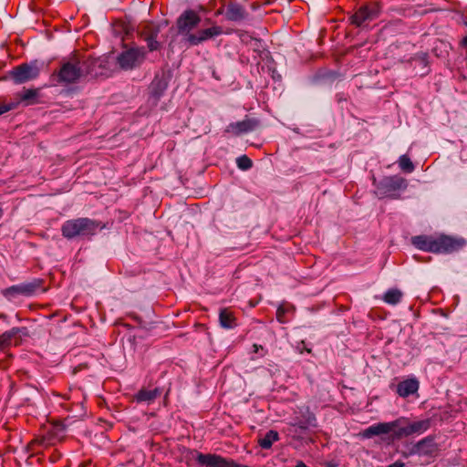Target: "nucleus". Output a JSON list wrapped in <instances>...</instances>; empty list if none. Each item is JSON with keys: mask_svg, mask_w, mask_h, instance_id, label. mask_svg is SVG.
<instances>
[{"mask_svg": "<svg viewBox=\"0 0 467 467\" xmlns=\"http://www.w3.org/2000/svg\"><path fill=\"white\" fill-rule=\"evenodd\" d=\"M410 454L435 458L439 454V446L432 436H428L419 441L410 450Z\"/></svg>", "mask_w": 467, "mask_h": 467, "instance_id": "obj_9", "label": "nucleus"}, {"mask_svg": "<svg viewBox=\"0 0 467 467\" xmlns=\"http://www.w3.org/2000/svg\"><path fill=\"white\" fill-rule=\"evenodd\" d=\"M225 16L231 21H239L244 17V9L236 4H230L225 10Z\"/></svg>", "mask_w": 467, "mask_h": 467, "instance_id": "obj_20", "label": "nucleus"}, {"mask_svg": "<svg viewBox=\"0 0 467 467\" xmlns=\"http://www.w3.org/2000/svg\"><path fill=\"white\" fill-rule=\"evenodd\" d=\"M295 467H308L303 462H298Z\"/></svg>", "mask_w": 467, "mask_h": 467, "instance_id": "obj_33", "label": "nucleus"}, {"mask_svg": "<svg viewBox=\"0 0 467 467\" xmlns=\"http://www.w3.org/2000/svg\"><path fill=\"white\" fill-rule=\"evenodd\" d=\"M40 72L39 67L36 62L29 64H23L15 67L10 76L16 84H22L38 77Z\"/></svg>", "mask_w": 467, "mask_h": 467, "instance_id": "obj_7", "label": "nucleus"}, {"mask_svg": "<svg viewBox=\"0 0 467 467\" xmlns=\"http://www.w3.org/2000/svg\"><path fill=\"white\" fill-rule=\"evenodd\" d=\"M297 349L300 353H303L304 351L307 352V353H311V348H307L306 346V343L305 341H301L298 346H297Z\"/></svg>", "mask_w": 467, "mask_h": 467, "instance_id": "obj_29", "label": "nucleus"}, {"mask_svg": "<svg viewBox=\"0 0 467 467\" xmlns=\"http://www.w3.org/2000/svg\"><path fill=\"white\" fill-rule=\"evenodd\" d=\"M37 89H26L23 93L19 94V100L17 101H26L27 104H32L37 97Z\"/></svg>", "mask_w": 467, "mask_h": 467, "instance_id": "obj_24", "label": "nucleus"}, {"mask_svg": "<svg viewBox=\"0 0 467 467\" xmlns=\"http://www.w3.org/2000/svg\"><path fill=\"white\" fill-rule=\"evenodd\" d=\"M401 296L402 294H384L382 299L388 304L396 305L400 301Z\"/></svg>", "mask_w": 467, "mask_h": 467, "instance_id": "obj_26", "label": "nucleus"}, {"mask_svg": "<svg viewBox=\"0 0 467 467\" xmlns=\"http://www.w3.org/2000/svg\"><path fill=\"white\" fill-rule=\"evenodd\" d=\"M162 391L160 388H154L152 389L142 388L133 397V400L136 402H147L151 403L157 398L161 395Z\"/></svg>", "mask_w": 467, "mask_h": 467, "instance_id": "obj_16", "label": "nucleus"}, {"mask_svg": "<svg viewBox=\"0 0 467 467\" xmlns=\"http://www.w3.org/2000/svg\"><path fill=\"white\" fill-rule=\"evenodd\" d=\"M219 321L223 328H234L237 326L236 317L229 308H223L219 313Z\"/></svg>", "mask_w": 467, "mask_h": 467, "instance_id": "obj_19", "label": "nucleus"}, {"mask_svg": "<svg viewBox=\"0 0 467 467\" xmlns=\"http://www.w3.org/2000/svg\"><path fill=\"white\" fill-rule=\"evenodd\" d=\"M316 420V418L314 415L310 416L309 419H308V422L309 424H311V421H315Z\"/></svg>", "mask_w": 467, "mask_h": 467, "instance_id": "obj_35", "label": "nucleus"}, {"mask_svg": "<svg viewBox=\"0 0 467 467\" xmlns=\"http://www.w3.org/2000/svg\"><path fill=\"white\" fill-rule=\"evenodd\" d=\"M398 162L400 168L405 172L410 173L415 169L414 164L407 155H401Z\"/></svg>", "mask_w": 467, "mask_h": 467, "instance_id": "obj_23", "label": "nucleus"}, {"mask_svg": "<svg viewBox=\"0 0 467 467\" xmlns=\"http://www.w3.org/2000/svg\"><path fill=\"white\" fill-rule=\"evenodd\" d=\"M159 30L153 25H148L142 29L141 34L144 36L148 47L150 51L159 48V43L156 40Z\"/></svg>", "mask_w": 467, "mask_h": 467, "instance_id": "obj_18", "label": "nucleus"}, {"mask_svg": "<svg viewBox=\"0 0 467 467\" xmlns=\"http://www.w3.org/2000/svg\"><path fill=\"white\" fill-rule=\"evenodd\" d=\"M104 62L102 58L80 60L78 56H73L67 61L63 62L59 70L52 75V81L62 85L75 83L86 75H103L100 67Z\"/></svg>", "mask_w": 467, "mask_h": 467, "instance_id": "obj_2", "label": "nucleus"}, {"mask_svg": "<svg viewBox=\"0 0 467 467\" xmlns=\"http://www.w3.org/2000/svg\"><path fill=\"white\" fill-rule=\"evenodd\" d=\"M145 59V51L143 48H130L123 51L118 57V63L120 68L130 70L139 67Z\"/></svg>", "mask_w": 467, "mask_h": 467, "instance_id": "obj_6", "label": "nucleus"}, {"mask_svg": "<svg viewBox=\"0 0 467 467\" xmlns=\"http://www.w3.org/2000/svg\"><path fill=\"white\" fill-rule=\"evenodd\" d=\"M379 14V7L377 5H367L360 7L358 12L352 16V23L357 26H362L366 21L372 20Z\"/></svg>", "mask_w": 467, "mask_h": 467, "instance_id": "obj_12", "label": "nucleus"}, {"mask_svg": "<svg viewBox=\"0 0 467 467\" xmlns=\"http://www.w3.org/2000/svg\"><path fill=\"white\" fill-rule=\"evenodd\" d=\"M405 187L406 181L403 178L399 176H390L386 177L381 181L379 191L382 190V193L387 194L390 192H394Z\"/></svg>", "mask_w": 467, "mask_h": 467, "instance_id": "obj_14", "label": "nucleus"}, {"mask_svg": "<svg viewBox=\"0 0 467 467\" xmlns=\"http://www.w3.org/2000/svg\"><path fill=\"white\" fill-rule=\"evenodd\" d=\"M190 460H195L202 467H248L236 463L233 459L224 458L215 453H202L197 451H191Z\"/></svg>", "mask_w": 467, "mask_h": 467, "instance_id": "obj_3", "label": "nucleus"}, {"mask_svg": "<svg viewBox=\"0 0 467 467\" xmlns=\"http://www.w3.org/2000/svg\"><path fill=\"white\" fill-rule=\"evenodd\" d=\"M297 426L301 429H306V425L305 424H302V423H298Z\"/></svg>", "mask_w": 467, "mask_h": 467, "instance_id": "obj_36", "label": "nucleus"}, {"mask_svg": "<svg viewBox=\"0 0 467 467\" xmlns=\"http://www.w3.org/2000/svg\"><path fill=\"white\" fill-rule=\"evenodd\" d=\"M436 254H451L462 249L466 242L463 238L441 234L436 236Z\"/></svg>", "mask_w": 467, "mask_h": 467, "instance_id": "obj_8", "label": "nucleus"}, {"mask_svg": "<svg viewBox=\"0 0 467 467\" xmlns=\"http://www.w3.org/2000/svg\"><path fill=\"white\" fill-rule=\"evenodd\" d=\"M257 126V120L246 119L239 122L232 123L228 127V131L239 135L253 130Z\"/></svg>", "mask_w": 467, "mask_h": 467, "instance_id": "obj_17", "label": "nucleus"}, {"mask_svg": "<svg viewBox=\"0 0 467 467\" xmlns=\"http://www.w3.org/2000/svg\"><path fill=\"white\" fill-rule=\"evenodd\" d=\"M279 440V434L276 431L271 430L258 440V444L263 449H270L275 441Z\"/></svg>", "mask_w": 467, "mask_h": 467, "instance_id": "obj_21", "label": "nucleus"}, {"mask_svg": "<svg viewBox=\"0 0 467 467\" xmlns=\"http://www.w3.org/2000/svg\"><path fill=\"white\" fill-rule=\"evenodd\" d=\"M412 244L420 250L436 254V236L417 235L411 239Z\"/></svg>", "mask_w": 467, "mask_h": 467, "instance_id": "obj_13", "label": "nucleus"}, {"mask_svg": "<svg viewBox=\"0 0 467 467\" xmlns=\"http://www.w3.org/2000/svg\"><path fill=\"white\" fill-rule=\"evenodd\" d=\"M420 383L416 379H408L397 385V393L402 398L416 393L419 389Z\"/></svg>", "mask_w": 467, "mask_h": 467, "instance_id": "obj_15", "label": "nucleus"}, {"mask_svg": "<svg viewBox=\"0 0 467 467\" xmlns=\"http://www.w3.org/2000/svg\"><path fill=\"white\" fill-rule=\"evenodd\" d=\"M223 34L221 26H213L209 28L202 29L188 36V44L190 46H198L209 39L214 38Z\"/></svg>", "mask_w": 467, "mask_h": 467, "instance_id": "obj_11", "label": "nucleus"}, {"mask_svg": "<svg viewBox=\"0 0 467 467\" xmlns=\"http://www.w3.org/2000/svg\"><path fill=\"white\" fill-rule=\"evenodd\" d=\"M388 467H405V464L400 461H397L394 463L389 465Z\"/></svg>", "mask_w": 467, "mask_h": 467, "instance_id": "obj_30", "label": "nucleus"}, {"mask_svg": "<svg viewBox=\"0 0 467 467\" xmlns=\"http://www.w3.org/2000/svg\"><path fill=\"white\" fill-rule=\"evenodd\" d=\"M431 427V420H421L411 422L406 417H400L389 422H379L364 430L362 435L365 438L388 435V442L401 440L413 434H421Z\"/></svg>", "mask_w": 467, "mask_h": 467, "instance_id": "obj_1", "label": "nucleus"}, {"mask_svg": "<svg viewBox=\"0 0 467 467\" xmlns=\"http://www.w3.org/2000/svg\"><path fill=\"white\" fill-rule=\"evenodd\" d=\"M41 281L37 280L34 283L26 284L22 286H12L6 290V292H34L36 290L46 291L45 287H41Z\"/></svg>", "mask_w": 467, "mask_h": 467, "instance_id": "obj_22", "label": "nucleus"}, {"mask_svg": "<svg viewBox=\"0 0 467 467\" xmlns=\"http://www.w3.org/2000/svg\"><path fill=\"white\" fill-rule=\"evenodd\" d=\"M18 104H19L18 101H12L9 103L0 104V115L4 114L11 109H16L18 106Z\"/></svg>", "mask_w": 467, "mask_h": 467, "instance_id": "obj_27", "label": "nucleus"}, {"mask_svg": "<svg viewBox=\"0 0 467 467\" xmlns=\"http://www.w3.org/2000/svg\"><path fill=\"white\" fill-rule=\"evenodd\" d=\"M96 228V224L91 220L79 218L67 221L62 226V234L67 238H73L80 234H90Z\"/></svg>", "mask_w": 467, "mask_h": 467, "instance_id": "obj_4", "label": "nucleus"}, {"mask_svg": "<svg viewBox=\"0 0 467 467\" xmlns=\"http://www.w3.org/2000/svg\"><path fill=\"white\" fill-rule=\"evenodd\" d=\"M31 443H32V444H34V443L43 444V443H44V440H43V439H42V440H33V441H31Z\"/></svg>", "mask_w": 467, "mask_h": 467, "instance_id": "obj_32", "label": "nucleus"}, {"mask_svg": "<svg viewBox=\"0 0 467 467\" xmlns=\"http://www.w3.org/2000/svg\"><path fill=\"white\" fill-rule=\"evenodd\" d=\"M237 167L240 170L247 171L252 167V161L246 155H243L236 159Z\"/></svg>", "mask_w": 467, "mask_h": 467, "instance_id": "obj_25", "label": "nucleus"}, {"mask_svg": "<svg viewBox=\"0 0 467 467\" xmlns=\"http://www.w3.org/2000/svg\"><path fill=\"white\" fill-rule=\"evenodd\" d=\"M27 336V330L25 327H13L12 329L0 335V348H7L11 346H18L22 342V337Z\"/></svg>", "mask_w": 467, "mask_h": 467, "instance_id": "obj_10", "label": "nucleus"}, {"mask_svg": "<svg viewBox=\"0 0 467 467\" xmlns=\"http://www.w3.org/2000/svg\"><path fill=\"white\" fill-rule=\"evenodd\" d=\"M253 348H254V350L255 353L258 352L259 349L263 348V347L261 345H258V344H254Z\"/></svg>", "mask_w": 467, "mask_h": 467, "instance_id": "obj_31", "label": "nucleus"}, {"mask_svg": "<svg viewBox=\"0 0 467 467\" xmlns=\"http://www.w3.org/2000/svg\"><path fill=\"white\" fill-rule=\"evenodd\" d=\"M284 316H285V308H284V306H281L277 308V311H276V318L280 323L285 322Z\"/></svg>", "mask_w": 467, "mask_h": 467, "instance_id": "obj_28", "label": "nucleus"}, {"mask_svg": "<svg viewBox=\"0 0 467 467\" xmlns=\"http://www.w3.org/2000/svg\"><path fill=\"white\" fill-rule=\"evenodd\" d=\"M462 45L463 47H467V36H465L462 40Z\"/></svg>", "mask_w": 467, "mask_h": 467, "instance_id": "obj_34", "label": "nucleus"}, {"mask_svg": "<svg viewBox=\"0 0 467 467\" xmlns=\"http://www.w3.org/2000/svg\"><path fill=\"white\" fill-rule=\"evenodd\" d=\"M200 22L201 17L192 10H187L179 16L177 20L178 32L184 36L186 42H188V36L194 33L192 30L198 26Z\"/></svg>", "mask_w": 467, "mask_h": 467, "instance_id": "obj_5", "label": "nucleus"}]
</instances>
